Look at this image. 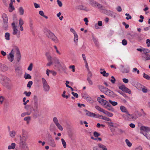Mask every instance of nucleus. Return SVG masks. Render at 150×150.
<instances>
[{
    "mask_svg": "<svg viewBox=\"0 0 150 150\" xmlns=\"http://www.w3.org/2000/svg\"><path fill=\"white\" fill-rule=\"evenodd\" d=\"M103 11V13H107V14L108 16L114 18H115V15L114 14V13L112 11L110 10H104Z\"/></svg>",
    "mask_w": 150,
    "mask_h": 150,
    "instance_id": "nucleus-12",
    "label": "nucleus"
},
{
    "mask_svg": "<svg viewBox=\"0 0 150 150\" xmlns=\"http://www.w3.org/2000/svg\"><path fill=\"white\" fill-rule=\"evenodd\" d=\"M141 133L143 134L144 136H145L146 138L149 140L150 139V134L147 133H146L145 134L143 132H141Z\"/></svg>",
    "mask_w": 150,
    "mask_h": 150,
    "instance_id": "nucleus-44",
    "label": "nucleus"
},
{
    "mask_svg": "<svg viewBox=\"0 0 150 150\" xmlns=\"http://www.w3.org/2000/svg\"><path fill=\"white\" fill-rule=\"evenodd\" d=\"M23 24V21L21 19V18L19 20V24L20 25H22Z\"/></svg>",
    "mask_w": 150,
    "mask_h": 150,
    "instance_id": "nucleus-64",
    "label": "nucleus"
},
{
    "mask_svg": "<svg viewBox=\"0 0 150 150\" xmlns=\"http://www.w3.org/2000/svg\"><path fill=\"white\" fill-rule=\"evenodd\" d=\"M105 114H106L108 116L112 117L113 116V114L112 113L109 112L107 111H105L104 110V112H103Z\"/></svg>",
    "mask_w": 150,
    "mask_h": 150,
    "instance_id": "nucleus-32",
    "label": "nucleus"
},
{
    "mask_svg": "<svg viewBox=\"0 0 150 150\" xmlns=\"http://www.w3.org/2000/svg\"><path fill=\"white\" fill-rule=\"evenodd\" d=\"M83 97L88 102L91 103H93V100L92 98L89 96L88 95H85L83 96Z\"/></svg>",
    "mask_w": 150,
    "mask_h": 150,
    "instance_id": "nucleus-13",
    "label": "nucleus"
},
{
    "mask_svg": "<svg viewBox=\"0 0 150 150\" xmlns=\"http://www.w3.org/2000/svg\"><path fill=\"white\" fill-rule=\"evenodd\" d=\"M143 52L144 54L146 55L150 53V50L148 49L143 48Z\"/></svg>",
    "mask_w": 150,
    "mask_h": 150,
    "instance_id": "nucleus-30",
    "label": "nucleus"
},
{
    "mask_svg": "<svg viewBox=\"0 0 150 150\" xmlns=\"http://www.w3.org/2000/svg\"><path fill=\"white\" fill-rule=\"evenodd\" d=\"M3 80L2 82L3 85L6 87L8 89H11L12 85L10 83V81L9 79L7 77H4Z\"/></svg>",
    "mask_w": 150,
    "mask_h": 150,
    "instance_id": "nucleus-3",
    "label": "nucleus"
},
{
    "mask_svg": "<svg viewBox=\"0 0 150 150\" xmlns=\"http://www.w3.org/2000/svg\"><path fill=\"white\" fill-rule=\"evenodd\" d=\"M98 87L99 89L103 93L105 91V90L106 88L103 86L100 85H98Z\"/></svg>",
    "mask_w": 150,
    "mask_h": 150,
    "instance_id": "nucleus-26",
    "label": "nucleus"
},
{
    "mask_svg": "<svg viewBox=\"0 0 150 150\" xmlns=\"http://www.w3.org/2000/svg\"><path fill=\"white\" fill-rule=\"evenodd\" d=\"M24 94H25V95L29 97V96H30V95H31V92L30 91L27 92L26 91H25L24 92Z\"/></svg>",
    "mask_w": 150,
    "mask_h": 150,
    "instance_id": "nucleus-54",
    "label": "nucleus"
},
{
    "mask_svg": "<svg viewBox=\"0 0 150 150\" xmlns=\"http://www.w3.org/2000/svg\"><path fill=\"white\" fill-rule=\"evenodd\" d=\"M45 55L48 61V62L47 64V66H50L53 63L52 61V58L51 56L50 53L49 52H46L45 54Z\"/></svg>",
    "mask_w": 150,
    "mask_h": 150,
    "instance_id": "nucleus-6",
    "label": "nucleus"
},
{
    "mask_svg": "<svg viewBox=\"0 0 150 150\" xmlns=\"http://www.w3.org/2000/svg\"><path fill=\"white\" fill-rule=\"evenodd\" d=\"M13 34L14 35H16L17 33L18 30L17 28V27H14L13 28Z\"/></svg>",
    "mask_w": 150,
    "mask_h": 150,
    "instance_id": "nucleus-38",
    "label": "nucleus"
},
{
    "mask_svg": "<svg viewBox=\"0 0 150 150\" xmlns=\"http://www.w3.org/2000/svg\"><path fill=\"white\" fill-rule=\"evenodd\" d=\"M49 145L52 147H55L56 146V144L54 142V139L48 141Z\"/></svg>",
    "mask_w": 150,
    "mask_h": 150,
    "instance_id": "nucleus-19",
    "label": "nucleus"
},
{
    "mask_svg": "<svg viewBox=\"0 0 150 150\" xmlns=\"http://www.w3.org/2000/svg\"><path fill=\"white\" fill-rule=\"evenodd\" d=\"M33 67V64L32 63L30 64V65L28 67V69H27L28 70V71H31Z\"/></svg>",
    "mask_w": 150,
    "mask_h": 150,
    "instance_id": "nucleus-53",
    "label": "nucleus"
},
{
    "mask_svg": "<svg viewBox=\"0 0 150 150\" xmlns=\"http://www.w3.org/2000/svg\"><path fill=\"white\" fill-rule=\"evenodd\" d=\"M9 11L10 12H11L14 10L15 8L13 6V4L10 3L9 5Z\"/></svg>",
    "mask_w": 150,
    "mask_h": 150,
    "instance_id": "nucleus-25",
    "label": "nucleus"
},
{
    "mask_svg": "<svg viewBox=\"0 0 150 150\" xmlns=\"http://www.w3.org/2000/svg\"><path fill=\"white\" fill-rule=\"evenodd\" d=\"M17 49L18 50L17 52V61L18 62H19L21 59V55L20 52L19 50L18 49V48H17Z\"/></svg>",
    "mask_w": 150,
    "mask_h": 150,
    "instance_id": "nucleus-24",
    "label": "nucleus"
},
{
    "mask_svg": "<svg viewBox=\"0 0 150 150\" xmlns=\"http://www.w3.org/2000/svg\"><path fill=\"white\" fill-rule=\"evenodd\" d=\"M120 109L121 111L124 112L126 113V114H127L129 112L127 110V109L125 107L123 106H121L120 107Z\"/></svg>",
    "mask_w": 150,
    "mask_h": 150,
    "instance_id": "nucleus-28",
    "label": "nucleus"
},
{
    "mask_svg": "<svg viewBox=\"0 0 150 150\" xmlns=\"http://www.w3.org/2000/svg\"><path fill=\"white\" fill-rule=\"evenodd\" d=\"M119 89L122 90L123 91L128 93L129 94H131V91L128 88L126 87L124 85H122L121 86H119Z\"/></svg>",
    "mask_w": 150,
    "mask_h": 150,
    "instance_id": "nucleus-8",
    "label": "nucleus"
},
{
    "mask_svg": "<svg viewBox=\"0 0 150 150\" xmlns=\"http://www.w3.org/2000/svg\"><path fill=\"white\" fill-rule=\"evenodd\" d=\"M140 129L141 130L147 132L150 131V127L142 126L141 127Z\"/></svg>",
    "mask_w": 150,
    "mask_h": 150,
    "instance_id": "nucleus-15",
    "label": "nucleus"
},
{
    "mask_svg": "<svg viewBox=\"0 0 150 150\" xmlns=\"http://www.w3.org/2000/svg\"><path fill=\"white\" fill-rule=\"evenodd\" d=\"M57 2L58 4L60 7H61L62 6V4L61 1L59 0H57Z\"/></svg>",
    "mask_w": 150,
    "mask_h": 150,
    "instance_id": "nucleus-58",
    "label": "nucleus"
},
{
    "mask_svg": "<svg viewBox=\"0 0 150 150\" xmlns=\"http://www.w3.org/2000/svg\"><path fill=\"white\" fill-rule=\"evenodd\" d=\"M111 78L112 79L110 80V81L112 82V83H114L115 82V81H116L115 79L113 76H112Z\"/></svg>",
    "mask_w": 150,
    "mask_h": 150,
    "instance_id": "nucleus-56",
    "label": "nucleus"
},
{
    "mask_svg": "<svg viewBox=\"0 0 150 150\" xmlns=\"http://www.w3.org/2000/svg\"><path fill=\"white\" fill-rule=\"evenodd\" d=\"M122 44L124 45H126L127 44V41L125 39L123 40L122 41Z\"/></svg>",
    "mask_w": 150,
    "mask_h": 150,
    "instance_id": "nucleus-59",
    "label": "nucleus"
},
{
    "mask_svg": "<svg viewBox=\"0 0 150 150\" xmlns=\"http://www.w3.org/2000/svg\"><path fill=\"white\" fill-rule=\"evenodd\" d=\"M142 115V114L140 112L138 111H136L134 112V116L135 117V119L136 120L137 118L141 116Z\"/></svg>",
    "mask_w": 150,
    "mask_h": 150,
    "instance_id": "nucleus-22",
    "label": "nucleus"
},
{
    "mask_svg": "<svg viewBox=\"0 0 150 150\" xmlns=\"http://www.w3.org/2000/svg\"><path fill=\"white\" fill-rule=\"evenodd\" d=\"M56 126L60 130L62 131L63 130V128L62 127L61 125L59 123L56 125Z\"/></svg>",
    "mask_w": 150,
    "mask_h": 150,
    "instance_id": "nucleus-48",
    "label": "nucleus"
},
{
    "mask_svg": "<svg viewBox=\"0 0 150 150\" xmlns=\"http://www.w3.org/2000/svg\"><path fill=\"white\" fill-rule=\"evenodd\" d=\"M16 132L14 131H10L9 134L10 136L11 137H14L16 134Z\"/></svg>",
    "mask_w": 150,
    "mask_h": 150,
    "instance_id": "nucleus-35",
    "label": "nucleus"
},
{
    "mask_svg": "<svg viewBox=\"0 0 150 150\" xmlns=\"http://www.w3.org/2000/svg\"><path fill=\"white\" fill-rule=\"evenodd\" d=\"M1 69L2 71H5L8 70V68L5 65L2 64L1 65Z\"/></svg>",
    "mask_w": 150,
    "mask_h": 150,
    "instance_id": "nucleus-23",
    "label": "nucleus"
},
{
    "mask_svg": "<svg viewBox=\"0 0 150 150\" xmlns=\"http://www.w3.org/2000/svg\"><path fill=\"white\" fill-rule=\"evenodd\" d=\"M92 77V74L91 72L89 71L87 75V78H91Z\"/></svg>",
    "mask_w": 150,
    "mask_h": 150,
    "instance_id": "nucleus-63",
    "label": "nucleus"
},
{
    "mask_svg": "<svg viewBox=\"0 0 150 150\" xmlns=\"http://www.w3.org/2000/svg\"><path fill=\"white\" fill-rule=\"evenodd\" d=\"M16 73L17 75H19L22 74V71L21 69L19 67H16L15 69Z\"/></svg>",
    "mask_w": 150,
    "mask_h": 150,
    "instance_id": "nucleus-16",
    "label": "nucleus"
},
{
    "mask_svg": "<svg viewBox=\"0 0 150 150\" xmlns=\"http://www.w3.org/2000/svg\"><path fill=\"white\" fill-rule=\"evenodd\" d=\"M16 146V144L15 143H12L11 145H9L8 147V149H13Z\"/></svg>",
    "mask_w": 150,
    "mask_h": 150,
    "instance_id": "nucleus-36",
    "label": "nucleus"
},
{
    "mask_svg": "<svg viewBox=\"0 0 150 150\" xmlns=\"http://www.w3.org/2000/svg\"><path fill=\"white\" fill-rule=\"evenodd\" d=\"M95 108L101 112H104V110L101 108H100L98 106V105L96 106H95Z\"/></svg>",
    "mask_w": 150,
    "mask_h": 150,
    "instance_id": "nucleus-39",
    "label": "nucleus"
},
{
    "mask_svg": "<svg viewBox=\"0 0 150 150\" xmlns=\"http://www.w3.org/2000/svg\"><path fill=\"white\" fill-rule=\"evenodd\" d=\"M106 108H107V109L110 111H114V109L112 107L111 105H110L109 107H106Z\"/></svg>",
    "mask_w": 150,
    "mask_h": 150,
    "instance_id": "nucleus-57",
    "label": "nucleus"
},
{
    "mask_svg": "<svg viewBox=\"0 0 150 150\" xmlns=\"http://www.w3.org/2000/svg\"><path fill=\"white\" fill-rule=\"evenodd\" d=\"M91 78H87V80L88 81L89 83L91 85H92L93 84L92 81L91 79Z\"/></svg>",
    "mask_w": 150,
    "mask_h": 150,
    "instance_id": "nucleus-61",
    "label": "nucleus"
},
{
    "mask_svg": "<svg viewBox=\"0 0 150 150\" xmlns=\"http://www.w3.org/2000/svg\"><path fill=\"white\" fill-rule=\"evenodd\" d=\"M76 8L78 9L84 11H88L89 10H87V8L86 7L82 5H79L77 6L76 7Z\"/></svg>",
    "mask_w": 150,
    "mask_h": 150,
    "instance_id": "nucleus-18",
    "label": "nucleus"
},
{
    "mask_svg": "<svg viewBox=\"0 0 150 150\" xmlns=\"http://www.w3.org/2000/svg\"><path fill=\"white\" fill-rule=\"evenodd\" d=\"M105 91L103 93L107 95L113 96L114 95V93L113 91L107 88Z\"/></svg>",
    "mask_w": 150,
    "mask_h": 150,
    "instance_id": "nucleus-14",
    "label": "nucleus"
},
{
    "mask_svg": "<svg viewBox=\"0 0 150 150\" xmlns=\"http://www.w3.org/2000/svg\"><path fill=\"white\" fill-rule=\"evenodd\" d=\"M31 119V117L30 116L25 117L24 118V120L25 121H28V120H30Z\"/></svg>",
    "mask_w": 150,
    "mask_h": 150,
    "instance_id": "nucleus-62",
    "label": "nucleus"
},
{
    "mask_svg": "<svg viewBox=\"0 0 150 150\" xmlns=\"http://www.w3.org/2000/svg\"><path fill=\"white\" fill-rule=\"evenodd\" d=\"M120 67H121V71L122 73H128L129 72V67L124 68V66L123 65H121Z\"/></svg>",
    "mask_w": 150,
    "mask_h": 150,
    "instance_id": "nucleus-11",
    "label": "nucleus"
},
{
    "mask_svg": "<svg viewBox=\"0 0 150 150\" xmlns=\"http://www.w3.org/2000/svg\"><path fill=\"white\" fill-rule=\"evenodd\" d=\"M53 121L55 125L59 123L58 119L56 117H54L53 118Z\"/></svg>",
    "mask_w": 150,
    "mask_h": 150,
    "instance_id": "nucleus-50",
    "label": "nucleus"
},
{
    "mask_svg": "<svg viewBox=\"0 0 150 150\" xmlns=\"http://www.w3.org/2000/svg\"><path fill=\"white\" fill-rule=\"evenodd\" d=\"M125 120L127 121H131L135 120V117L133 114L131 115L129 113L127 114Z\"/></svg>",
    "mask_w": 150,
    "mask_h": 150,
    "instance_id": "nucleus-9",
    "label": "nucleus"
},
{
    "mask_svg": "<svg viewBox=\"0 0 150 150\" xmlns=\"http://www.w3.org/2000/svg\"><path fill=\"white\" fill-rule=\"evenodd\" d=\"M97 100L98 102L100 103H102V101H104V102H105V100L103 99L100 97H98L97 98Z\"/></svg>",
    "mask_w": 150,
    "mask_h": 150,
    "instance_id": "nucleus-47",
    "label": "nucleus"
},
{
    "mask_svg": "<svg viewBox=\"0 0 150 150\" xmlns=\"http://www.w3.org/2000/svg\"><path fill=\"white\" fill-rule=\"evenodd\" d=\"M143 77L148 80H150V77L147 74L145 73L143 74Z\"/></svg>",
    "mask_w": 150,
    "mask_h": 150,
    "instance_id": "nucleus-45",
    "label": "nucleus"
},
{
    "mask_svg": "<svg viewBox=\"0 0 150 150\" xmlns=\"http://www.w3.org/2000/svg\"><path fill=\"white\" fill-rule=\"evenodd\" d=\"M3 22L4 23H8V18L7 15L5 13H3L2 15Z\"/></svg>",
    "mask_w": 150,
    "mask_h": 150,
    "instance_id": "nucleus-20",
    "label": "nucleus"
},
{
    "mask_svg": "<svg viewBox=\"0 0 150 150\" xmlns=\"http://www.w3.org/2000/svg\"><path fill=\"white\" fill-rule=\"evenodd\" d=\"M33 100H34V105L36 109L38 107V98L36 96H34L33 98Z\"/></svg>",
    "mask_w": 150,
    "mask_h": 150,
    "instance_id": "nucleus-21",
    "label": "nucleus"
},
{
    "mask_svg": "<svg viewBox=\"0 0 150 150\" xmlns=\"http://www.w3.org/2000/svg\"><path fill=\"white\" fill-rule=\"evenodd\" d=\"M89 3L92 6L96 7L98 8L101 9L103 6L99 3L96 2L93 0H89Z\"/></svg>",
    "mask_w": 150,
    "mask_h": 150,
    "instance_id": "nucleus-5",
    "label": "nucleus"
},
{
    "mask_svg": "<svg viewBox=\"0 0 150 150\" xmlns=\"http://www.w3.org/2000/svg\"><path fill=\"white\" fill-rule=\"evenodd\" d=\"M69 138L72 141H74L75 140V138L72 133H70L69 134Z\"/></svg>",
    "mask_w": 150,
    "mask_h": 150,
    "instance_id": "nucleus-31",
    "label": "nucleus"
},
{
    "mask_svg": "<svg viewBox=\"0 0 150 150\" xmlns=\"http://www.w3.org/2000/svg\"><path fill=\"white\" fill-rule=\"evenodd\" d=\"M109 101L113 106H115L117 104V103L116 102L112 101L110 100H109Z\"/></svg>",
    "mask_w": 150,
    "mask_h": 150,
    "instance_id": "nucleus-46",
    "label": "nucleus"
},
{
    "mask_svg": "<svg viewBox=\"0 0 150 150\" xmlns=\"http://www.w3.org/2000/svg\"><path fill=\"white\" fill-rule=\"evenodd\" d=\"M18 10L20 13V15H23L24 14V10L23 8L21 7L19 8Z\"/></svg>",
    "mask_w": 150,
    "mask_h": 150,
    "instance_id": "nucleus-33",
    "label": "nucleus"
},
{
    "mask_svg": "<svg viewBox=\"0 0 150 150\" xmlns=\"http://www.w3.org/2000/svg\"><path fill=\"white\" fill-rule=\"evenodd\" d=\"M24 78L25 79H30L31 78V77L30 74L25 73L24 75Z\"/></svg>",
    "mask_w": 150,
    "mask_h": 150,
    "instance_id": "nucleus-37",
    "label": "nucleus"
},
{
    "mask_svg": "<svg viewBox=\"0 0 150 150\" xmlns=\"http://www.w3.org/2000/svg\"><path fill=\"white\" fill-rule=\"evenodd\" d=\"M61 141L62 144L64 148H66L67 147L66 143L64 139L62 138L61 139Z\"/></svg>",
    "mask_w": 150,
    "mask_h": 150,
    "instance_id": "nucleus-40",
    "label": "nucleus"
},
{
    "mask_svg": "<svg viewBox=\"0 0 150 150\" xmlns=\"http://www.w3.org/2000/svg\"><path fill=\"white\" fill-rule=\"evenodd\" d=\"M45 33L48 38L51 39L55 43H57L58 42V40L57 37L50 30H46Z\"/></svg>",
    "mask_w": 150,
    "mask_h": 150,
    "instance_id": "nucleus-2",
    "label": "nucleus"
},
{
    "mask_svg": "<svg viewBox=\"0 0 150 150\" xmlns=\"http://www.w3.org/2000/svg\"><path fill=\"white\" fill-rule=\"evenodd\" d=\"M98 146L93 147V150H107L106 147L101 144H98Z\"/></svg>",
    "mask_w": 150,
    "mask_h": 150,
    "instance_id": "nucleus-7",
    "label": "nucleus"
},
{
    "mask_svg": "<svg viewBox=\"0 0 150 150\" xmlns=\"http://www.w3.org/2000/svg\"><path fill=\"white\" fill-rule=\"evenodd\" d=\"M42 80L44 91L45 92H49L50 89V87L48 84L47 81L43 78H42Z\"/></svg>",
    "mask_w": 150,
    "mask_h": 150,
    "instance_id": "nucleus-4",
    "label": "nucleus"
},
{
    "mask_svg": "<svg viewBox=\"0 0 150 150\" xmlns=\"http://www.w3.org/2000/svg\"><path fill=\"white\" fill-rule=\"evenodd\" d=\"M8 23H4V25L3 27V29L6 30L8 28Z\"/></svg>",
    "mask_w": 150,
    "mask_h": 150,
    "instance_id": "nucleus-49",
    "label": "nucleus"
},
{
    "mask_svg": "<svg viewBox=\"0 0 150 150\" xmlns=\"http://www.w3.org/2000/svg\"><path fill=\"white\" fill-rule=\"evenodd\" d=\"M33 82L31 81H29L27 85V87H28L29 88H31V85L33 84Z\"/></svg>",
    "mask_w": 150,
    "mask_h": 150,
    "instance_id": "nucleus-51",
    "label": "nucleus"
},
{
    "mask_svg": "<svg viewBox=\"0 0 150 150\" xmlns=\"http://www.w3.org/2000/svg\"><path fill=\"white\" fill-rule=\"evenodd\" d=\"M108 125L109 126H110V127H116L115 126H114L113 125V123L112 122H108Z\"/></svg>",
    "mask_w": 150,
    "mask_h": 150,
    "instance_id": "nucleus-55",
    "label": "nucleus"
},
{
    "mask_svg": "<svg viewBox=\"0 0 150 150\" xmlns=\"http://www.w3.org/2000/svg\"><path fill=\"white\" fill-rule=\"evenodd\" d=\"M78 40V36L77 34H75L74 35V42L76 43H77V41Z\"/></svg>",
    "mask_w": 150,
    "mask_h": 150,
    "instance_id": "nucleus-42",
    "label": "nucleus"
},
{
    "mask_svg": "<svg viewBox=\"0 0 150 150\" xmlns=\"http://www.w3.org/2000/svg\"><path fill=\"white\" fill-rule=\"evenodd\" d=\"M55 62L56 64H57L60 67L61 66V64L60 62H59V60L58 59H56Z\"/></svg>",
    "mask_w": 150,
    "mask_h": 150,
    "instance_id": "nucleus-60",
    "label": "nucleus"
},
{
    "mask_svg": "<svg viewBox=\"0 0 150 150\" xmlns=\"http://www.w3.org/2000/svg\"><path fill=\"white\" fill-rule=\"evenodd\" d=\"M55 129L56 127L55 125L53 123L51 124L50 127V130L51 132H53L55 130Z\"/></svg>",
    "mask_w": 150,
    "mask_h": 150,
    "instance_id": "nucleus-29",
    "label": "nucleus"
},
{
    "mask_svg": "<svg viewBox=\"0 0 150 150\" xmlns=\"http://www.w3.org/2000/svg\"><path fill=\"white\" fill-rule=\"evenodd\" d=\"M39 14L42 16L44 17L46 19H47L48 18V17L47 16H45L44 12L42 11H40L39 12Z\"/></svg>",
    "mask_w": 150,
    "mask_h": 150,
    "instance_id": "nucleus-34",
    "label": "nucleus"
},
{
    "mask_svg": "<svg viewBox=\"0 0 150 150\" xmlns=\"http://www.w3.org/2000/svg\"><path fill=\"white\" fill-rule=\"evenodd\" d=\"M28 138V135L23 133L21 136L20 135V141L19 143V147L22 150H29L28 144L26 141Z\"/></svg>",
    "mask_w": 150,
    "mask_h": 150,
    "instance_id": "nucleus-1",
    "label": "nucleus"
},
{
    "mask_svg": "<svg viewBox=\"0 0 150 150\" xmlns=\"http://www.w3.org/2000/svg\"><path fill=\"white\" fill-rule=\"evenodd\" d=\"M8 59L11 62H12L14 59V52L13 50L12 49L9 54L7 56Z\"/></svg>",
    "mask_w": 150,
    "mask_h": 150,
    "instance_id": "nucleus-10",
    "label": "nucleus"
},
{
    "mask_svg": "<svg viewBox=\"0 0 150 150\" xmlns=\"http://www.w3.org/2000/svg\"><path fill=\"white\" fill-rule=\"evenodd\" d=\"M142 59L146 61L150 60V55L148 54L145 55V57L142 56Z\"/></svg>",
    "mask_w": 150,
    "mask_h": 150,
    "instance_id": "nucleus-27",
    "label": "nucleus"
},
{
    "mask_svg": "<svg viewBox=\"0 0 150 150\" xmlns=\"http://www.w3.org/2000/svg\"><path fill=\"white\" fill-rule=\"evenodd\" d=\"M93 135L95 137H97L98 136H100V134L99 133H98V132L95 131L93 132Z\"/></svg>",
    "mask_w": 150,
    "mask_h": 150,
    "instance_id": "nucleus-52",
    "label": "nucleus"
},
{
    "mask_svg": "<svg viewBox=\"0 0 150 150\" xmlns=\"http://www.w3.org/2000/svg\"><path fill=\"white\" fill-rule=\"evenodd\" d=\"M125 142L127 145L129 147H130L132 145V144L128 139L125 140Z\"/></svg>",
    "mask_w": 150,
    "mask_h": 150,
    "instance_id": "nucleus-41",
    "label": "nucleus"
},
{
    "mask_svg": "<svg viewBox=\"0 0 150 150\" xmlns=\"http://www.w3.org/2000/svg\"><path fill=\"white\" fill-rule=\"evenodd\" d=\"M10 35L9 33H5V37L6 39L7 40H10Z\"/></svg>",
    "mask_w": 150,
    "mask_h": 150,
    "instance_id": "nucleus-43",
    "label": "nucleus"
},
{
    "mask_svg": "<svg viewBox=\"0 0 150 150\" xmlns=\"http://www.w3.org/2000/svg\"><path fill=\"white\" fill-rule=\"evenodd\" d=\"M85 111L86 112V115L88 116L94 117L96 116V114L93 112L88 111L87 110H85Z\"/></svg>",
    "mask_w": 150,
    "mask_h": 150,
    "instance_id": "nucleus-17",
    "label": "nucleus"
}]
</instances>
